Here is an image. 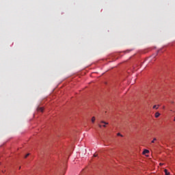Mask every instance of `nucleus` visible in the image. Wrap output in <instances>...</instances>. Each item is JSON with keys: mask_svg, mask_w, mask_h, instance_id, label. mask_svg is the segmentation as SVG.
Instances as JSON below:
<instances>
[{"mask_svg": "<svg viewBox=\"0 0 175 175\" xmlns=\"http://www.w3.org/2000/svg\"><path fill=\"white\" fill-rule=\"evenodd\" d=\"M148 152H150V150H147V149H145L143 152V154H148Z\"/></svg>", "mask_w": 175, "mask_h": 175, "instance_id": "obj_2", "label": "nucleus"}, {"mask_svg": "<svg viewBox=\"0 0 175 175\" xmlns=\"http://www.w3.org/2000/svg\"><path fill=\"white\" fill-rule=\"evenodd\" d=\"M118 136H121V134L120 133H118Z\"/></svg>", "mask_w": 175, "mask_h": 175, "instance_id": "obj_11", "label": "nucleus"}, {"mask_svg": "<svg viewBox=\"0 0 175 175\" xmlns=\"http://www.w3.org/2000/svg\"><path fill=\"white\" fill-rule=\"evenodd\" d=\"M103 126L104 128H106V125H105V124H104Z\"/></svg>", "mask_w": 175, "mask_h": 175, "instance_id": "obj_12", "label": "nucleus"}, {"mask_svg": "<svg viewBox=\"0 0 175 175\" xmlns=\"http://www.w3.org/2000/svg\"><path fill=\"white\" fill-rule=\"evenodd\" d=\"M171 103H174V102L172 101Z\"/></svg>", "mask_w": 175, "mask_h": 175, "instance_id": "obj_14", "label": "nucleus"}, {"mask_svg": "<svg viewBox=\"0 0 175 175\" xmlns=\"http://www.w3.org/2000/svg\"><path fill=\"white\" fill-rule=\"evenodd\" d=\"M99 128H102V125L98 124Z\"/></svg>", "mask_w": 175, "mask_h": 175, "instance_id": "obj_10", "label": "nucleus"}, {"mask_svg": "<svg viewBox=\"0 0 175 175\" xmlns=\"http://www.w3.org/2000/svg\"><path fill=\"white\" fill-rule=\"evenodd\" d=\"M153 109H158V107H157V105H154Z\"/></svg>", "mask_w": 175, "mask_h": 175, "instance_id": "obj_9", "label": "nucleus"}, {"mask_svg": "<svg viewBox=\"0 0 175 175\" xmlns=\"http://www.w3.org/2000/svg\"><path fill=\"white\" fill-rule=\"evenodd\" d=\"M101 124H105V125H107L109 123L105 121H101Z\"/></svg>", "mask_w": 175, "mask_h": 175, "instance_id": "obj_5", "label": "nucleus"}, {"mask_svg": "<svg viewBox=\"0 0 175 175\" xmlns=\"http://www.w3.org/2000/svg\"><path fill=\"white\" fill-rule=\"evenodd\" d=\"M155 141H157V138H154L151 143H155Z\"/></svg>", "mask_w": 175, "mask_h": 175, "instance_id": "obj_7", "label": "nucleus"}, {"mask_svg": "<svg viewBox=\"0 0 175 175\" xmlns=\"http://www.w3.org/2000/svg\"><path fill=\"white\" fill-rule=\"evenodd\" d=\"M174 121H175V118H174Z\"/></svg>", "mask_w": 175, "mask_h": 175, "instance_id": "obj_15", "label": "nucleus"}, {"mask_svg": "<svg viewBox=\"0 0 175 175\" xmlns=\"http://www.w3.org/2000/svg\"><path fill=\"white\" fill-rule=\"evenodd\" d=\"M92 122H95V117L92 118Z\"/></svg>", "mask_w": 175, "mask_h": 175, "instance_id": "obj_6", "label": "nucleus"}, {"mask_svg": "<svg viewBox=\"0 0 175 175\" xmlns=\"http://www.w3.org/2000/svg\"><path fill=\"white\" fill-rule=\"evenodd\" d=\"M28 157H29V153L27 154H26V155L25 156V158H28Z\"/></svg>", "mask_w": 175, "mask_h": 175, "instance_id": "obj_8", "label": "nucleus"}, {"mask_svg": "<svg viewBox=\"0 0 175 175\" xmlns=\"http://www.w3.org/2000/svg\"><path fill=\"white\" fill-rule=\"evenodd\" d=\"M161 116V113H159V112H157L156 113H155V118H158V117H159Z\"/></svg>", "mask_w": 175, "mask_h": 175, "instance_id": "obj_4", "label": "nucleus"}, {"mask_svg": "<svg viewBox=\"0 0 175 175\" xmlns=\"http://www.w3.org/2000/svg\"><path fill=\"white\" fill-rule=\"evenodd\" d=\"M164 173L165 174V175H170V172H169L166 169L164 170Z\"/></svg>", "mask_w": 175, "mask_h": 175, "instance_id": "obj_3", "label": "nucleus"}, {"mask_svg": "<svg viewBox=\"0 0 175 175\" xmlns=\"http://www.w3.org/2000/svg\"><path fill=\"white\" fill-rule=\"evenodd\" d=\"M43 110H44L43 107H38L37 108V111H40L41 113H43Z\"/></svg>", "mask_w": 175, "mask_h": 175, "instance_id": "obj_1", "label": "nucleus"}, {"mask_svg": "<svg viewBox=\"0 0 175 175\" xmlns=\"http://www.w3.org/2000/svg\"><path fill=\"white\" fill-rule=\"evenodd\" d=\"M94 157H97V154H94Z\"/></svg>", "mask_w": 175, "mask_h": 175, "instance_id": "obj_13", "label": "nucleus"}]
</instances>
